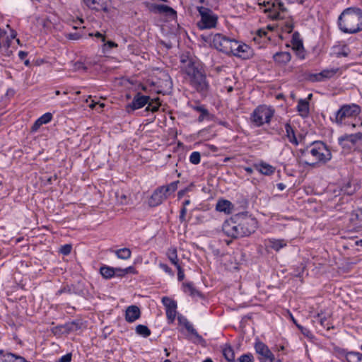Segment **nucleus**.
I'll use <instances>...</instances> for the list:
<instances>
[{
    "label": "nucleus",
    "mask_w": 362,
    "mask_h": 362,
    "mask_svg": "<svg viewBox=\"0 0 362 362\" xmlns=\"http://www.w3.org/2000/svg\"><path fill=\"white\" fill-rule=\"evenodd\" d=\"M11 40L9 39L8 37H6V40H5V42H3V45H4V47H6V49H8V48L11 46Z\"/></svg>",
    "instance_id": "59"
},
{
    "label": "nucleus",
    "mask_w": 362,
    "mask_h": 362,
    "mask_svg": "<svg viewBox=\"0 0 362 362\" xmlns=\"http://www.w3.org/2000/svg\"><path fill=\"white\" fill-rule=\"evenodd\" d=\"M361 113V107L355 103L343 105L335 114V122L338 124L345 123L346 118L356 117Z\"/></svg>",
    "instance_id": "7"
},
{
    "label": "nucleus",
    "mask_w": 362,
    "mask_h": 362,
    "mask_svg": "<svg viewBox=\"0 0 362 362\" xmlns=\"http://www.w3.org/2000/svg\"><path fill=\"white\" fill-rule=\"evenodd\" d=\"M201 156L199 152L194 151L191 153L189 156V161L191 163L194 165H197L200 163Z\"/></svg>",
    "instance_id": "41"
},
{
    "label": "nucleus",
    "mask_w": 362,
    "mask_h": 362,
    "mask_svg": "<svg viewBox=\"0 0 362 362\" xmlns=\"http://www.w3.org/2000/svg\"><path fill=\"white\" fill-rule=\"evenodd\" d=\"M101 275L105 279H110L115 276V269L114 267L103 266L100 269Z\"/></svg>",
    "instance_id": "34"
},
{
    "label": "nucleus",
    "mask_w": 362,
    "mask_h": 362,
    "mask_svg": "<svg viewBox=\"0 0 362 362\" xmlns=\"http://www.w3.org/2000/svg\"><path fill=\"white\" fill-rule=\"evenodd\" d=\"M124 272H125V274L127 275V274H136V271L135 269V268L132 266H130V267H128L127 268L124 269Z\"/></svg>",
    "instance_id": "56"
},
{
    "label": "nucleus",
    "mask_w": 362,
    "mask_h": 362,
    "mask_svg": "<svg viewBox=\"0 0 362 362\" xmlns=\"http://www.w3.org/2000/svg\"><path fill=\"white\" fill-rule=\"evenodd\" d=\"M16 35H17L16 32L15 30H12L11 31L10 37H9V39H11L12 40L13 39L16 38Z\"/></svg>",
    "instance_id": "63"
},
{
    "label": "nucleus",
    "mask_w": 362,
    "mask_h": 362,
    "mask_svg": "<svg viewBox=\"0 0 362 362\" xmlns=\"http://www.w3.org/2000/svg\"><path fill=\"white\" fill-rule=\"evenodd\" d=\"M222 353L224 358L228 362H235V353L232 348V346L229 344H224L222 346Z\"/></svg>",
    "instance_id": "25"
},
{
    "label": "nucleus",
    "mask_w": 362,
    "mask_h": 362,
    "mask_svg": "<svg viewBox=\"0 0 362 362\" xmlns=\"http://www.w3.org/2000/svg\"><path fill=\"white\" fill-rule=\"evenodd\" d=\"M197 11L200 15L197 26L200 30L212 29L216 27L218 16L211 9L204 6H197Z\"/></svg>",
    "instance_id": "5"
},
{
    "label": "nucleus",
    "mask_w": 362,
    "mask_h": 362,
    "mask_svg": "<svg viewBox=\"0 0 362 362\" xmlns=\"http://www.w3.org/2000/svg\"><path fill=\"white\" fill-rule=\"evenodd\" d=\"M150 100L149 96L143 95L141 93H137L132 103L129 105V106L132 108V110H137L139 108L143 107L146 104H148V101Z\"/></svg>",
    "instance_id": "15"
},
{
    "label": "nucleus",
    "mask_w": 362,
    "mask_h": 362,
    "mask_svg": "<svg viewBox=\"0 0 362 362\" xmlns=\"http://www.w3.org/2000/svg\"><path fill=\"white\" fill-rule=\"evenodd\" d=\"M254 166L257 170L264 175L269 176L274 174L275 172L274 167L264 162L255 164Z\"/></svg>",
    "instance_id": "19"
},
{
    "label": "nucleus",
    "mask_w": 362,
    "mask_h": 362,
    "mask_svg": "<svg viewBox=\"0 0 362 362\" xmlns=\"http://www.w3.org/2000/svg\"><path fill=\"white\" fill-rule=\"evenodd\" d=\"M257 228L256 219L245 215H236L224 221L223 233L233 239L249 236Z\"/></svg>",
    "instance_id": "1"
},
{
    "label": "nucleus",
    "mask_w": 362,
    "mask_h": 362,
    "mask_svg": "<svg viewBox=\"0 0 362 362\" xmlns=\"http://www.w3.org/2000/svg\"><path fill=\"white\" fill-rule=\"evenodd\" d=\"M28 56V52L25 51H20L18 52V57L21 60H24Z\"/></svg>",
    "instance_id": "58"
},
{
    "label": "nucleus",
    "mask_w": 362,
    "mask_h": 362,
    "mask_svg": "<svg viewBox=\"0 0 362 362\" xmlns=\"http://www.w3.org/2000/svg\"><path fill=\"white\" fill-rule=\"evenodd\" d=\"M194 109L197 112H199L201 115H199L198 120L199 122H202L204 119L205 117L209 115L208 110L204 108L203 106H196L194 107Z\"/></svg>",
    "instance_id": "39"
},
{
    "label": "nucleus",
    "mask_w": 362,
    "mask_h": 362,
    "mask_svg": "<svg viewBox=\"0 0 362 362\" xmlns=\"http://www.w3.org/2000/svg\"><path fill=\"white\" fill-rule=\"evenodd\" d=\"M320 325L327 330H329L331 327H332L327 319H320Z\"/></svg>",
    "instance_id": "52"
},
{
    "label": "nucleus",
    "mask_w": 362,
    "mask_h": 362,
    "mask_svg": "<svg viewBox=\"0 0 362 362\" xmlns=\"http://www.w3.org/2000/svg\"><path fill=\"white\" fill-rule=\"evenodd\" d=\"M180 63L181 71L185 75L186 81L197 92L206 94L209 84L206 75L195 65L194 60L189 56L182 55Z\"/></svg>",
    "instance_id": "2"
},
{
    "label": "nucleus",
    "mask_w": 362,
    "mask_h": 362,
    "mask_svg": "<svg viewBox=\"0 0 362 362\" xmlns=\"http://www.w3.org/2000/svg\"><path fill=\"white\" fill-rule=\"evenodd\" d=\"M166 199L165 194H163L160 187H158L149 198L148 203L150 206H156L160 205Z\"/></svg>",
    "instance_id": "13"
},
{
    "label": "nucleus",
    "mask_w": 362,
    "mask_h": 362,
    "mask_svg": "<svg viewBox=\"0 0 362 362\" xmlns=\"http://www.w3.org/2000/svg\"><path fill=\"white\" fill-rule=\"evenodd\" d=\"M87 6L97 11H107L108 0H83Z\"/></svg>",
    "instance_id": "14"
},
{
    "label": "nucleus",
    "mask_w": 362,
    "mask_h": 362,
    "mask_svg": "<svg viewBox=\"0 0 362 362\" xmlns=\"http://www.w3.org/2000/svg\"><path fill=\"white\" fill-rule=\"evenodd\" d=\"M235 45V39L230 38L223 34L216 33L212 36L211 46L226 54H230L233 51L232 47Z\"/></svg>",
    "instance_id": "8"
},
{
    "label": "nucleus",
    "mask_w": 362,
    "mask_h": 362,
    "mask_svg": "<svg viewBox=\"0 0 362 362\" xmlns=\"http://www.w3.org/2000/svg\"><path fill=\"white\" fill-rule=\"evenodd\" d=\"M186 214H187V209L185 207H182L179 216V219L181 223H183L186 221Z\"/></svg>",
    "instance_id": "50"
},
{
    "label": "nucleus",
    "mask_w": 362,
    "mask_h": 362,
    "mask_svg": "<svg viewBox=\"0 0 362 362\" xmlns=\"http://www.w3.org/2000/svg\"><path fill=\"white\" fill-rule=\"evenodd\" d=\"M72 247L69 244L64 245L60 248V252L64 255H68L71 252Z\"/></svg>",
    "instance_id": "47"
},
{
    "label": "nucleus",
    "mask_w": 362,
    "mask_h": 362,
    "mask_svg": "<svg viewBox=\"0 0 362 362\" xmlns=\"http://www.w3.org/2000/svg\"><path fill=\"white\" fill-rule=\"evenodd\" d=\"M42 125V121L39 118L35 122L31 127L32 132H37L38 129Z\"/></svg>",
    "instance_id": "51"
},
{
    "label": "nucleus",
    "mask_w": 362,
    "mask_h": 362,
    "mask_svg": "<svg viewBox=\"0 0 362 362\" xmlns=\"http://www.w3.org/2000/svg\"><path fill=\"white\" fill-rule=\"evenodd\" d=\"M348 362H362V354L358 352H351L346 356Z\"/></svg>",
    "instance_id": "37"
},
{
    "label": "nucleus",
    "mask_w": 362,
    "mask_h": 362,
    "mask_svg": "<svg viewBox=\"0 0 362 362\" xmlns=\"http://www.w3.org/2000/svg\"><path fill=\"white\" fill-rule=\"evenodd\" d=\"M235 44L236 45H233V51L230 54L243 59L249 58L251 56L250 47L247 45L236 40H235Z\"/></svg>",
    "instance_id": "10"
},
{
    "label": "nucleus",
    "mask_w": 362,
    "mask_h": 362,
    "mask_svg": "<svg viewBox=\"0 0 362 362\" xmlns=\"http://www.w3.org/2000/svg\"><path fill=\"white\" fill-rule=\"evenodd\" d=\"M338 25L344 33L354 34L362 31V11L357 8H347L338 18Z\"/></svg>",
    "instance_id": "3"
},
{
    "label": "nucleus",
    "mask_w": 362,
    "mask_h": 362,
    "mask_svg": "<svg viewBox=\"0 0 362 362\" xmlns=\"http://www.w3.org/2000/svg\"><path fill=\"white\" fill-rule=\"evenodd\" d=\"M216 209L218 211L230 214L232 209V204L228 200H220L217 202Z\"/></svg>",
    "instance_id": "27"
},
{
    "label": "nucleus",
    "mask_w": 362,
    "mask_h": 362,
    "mask_svg": "<svg viewBox=\"0 0 362 362\" xmlns=\"http://www.w3.org/2000/svg\"><path fill=\"white\" fill-rule=\"evenodd\" d=\"M183 291L192 297H197L200 296V293L196 289L193 283L186 282L182 284Z\"/></svg>",
    "instance_id": "24"
},
{
    "label": "nucleus",
    "mask_w": 362,
    "mask_h": 362,
    "mask_svg": "<svg viewBox=\"0 0 362 362\" xmlns=\"http://www.w3.org/2000/svg\"><path fill=\"white\" fill-rule=\"evenodd\" d=\"M293 26L292 24L288 23L286 25L285 30L287 33H291L293 30Z\"/></svg>",
    "instance_id": "61"
},
{
    "label": "nucleus",
    "mask_w": 362,
    "mask_h": 362,
    "mask_svg": "<svg viewBox=\"0 0 362 362\" xmlns=\"http://www.w3.org/2000/svg\"><path fill=\"white\" fill-rule=\"evenodd\" d=\"M291 58L290 53L287 52H276L273 56L274 60L279 64H286L291 60Z\"/></svg>",
    "instance_id": "26"
},
{
    "label": "nucleus",
    "mask_w": 362,
    "mask_h": 362,
    "mask_svg": "<svg viewBox=\"0 0 362 362\" xmlns=\"http://www.w3.org/2000/svg\"><path fill=\"white\" fill-rule=\"evenodd\" d=\"M162 302L165 307V310L167 309L177 308V303L168 297H163Z\"/></svg>",
    "instance_id": "38"
},
{
    "label": "nucleus",
    "mask_w": 362,
    "mask_h": 362,
    "mask_svg": "<svg viewBox=\"0 0 362 362\" xmlns=\"http://www.w3.org/2000/svg\"><path fill=\"white\" fill-rule=\"evenodd\" d=\"M340 71L339 68H331L318 73V81L332 78Z\"/></svg>",
    "instance_id": "20"
},
{
    "label": "nucleus",
    "mask_w": 362,
    "mask_h": 362,
    "mask_svg": "<svg viewBox=\"0 0 362 362\" xmlns=\"http://www.w3.org/2000/svg\"><path fill=\"white\" fill-rule=\"evenodd\" d=\"M0 362H27L26 360L20 356L11 353L4 354L3 357L0 358Z\"/></svg>",
    "instance_id": "23"
},
{
    "label": "nucleus",
    "mask_w": 362,
    "mask_h": 362,
    "mask_svg": "<svg viewBox=\"0 0 362 362\" xmlns=\"http://www.w3.org/2000/svg\"><path fill=\"white\" fill-rule=\"evenodd\" d=\"M164 83H165V88L167 90H170L173 87V82L171 78L168 74L164 75Z\"/></svg>",
    "instance_id": "48"
},
{
    "label": "nucleus",
    "mask_w": 362,
    "mask_h": 362,
    "mask_svg": "<svg viewBox=\"0 0 362 362\" xmlns=\"http://www.w3.org/2000/svg\"><path fill=\"white\" fill-rule=\"evenodd\" d=\"M165 312L168 320L170 323H172L175 319L177 315V308L167 309Z\"/></svg>",
    "instance_id": "43"
},
{
    "label": "nucleus",
    "mask_w": 362,
    "mask_h": 362,
    "mask_svg": "<svg viewBox=\"0 0 362 362\" xmlns=\"http://www.w3.org/2000/svg\"><path fill=\"white\" fill-rule=\"evenodd\" d=\"M160 106V99L159 98H156L154 99L149 100L148 103V106L146 108V111H151L153 112L158 111L159 107Z\"/></svg>",
    "instance_id": "35"
},
{
    "label": "nucleus",
    "mask_w": 362,
    "mask_h": 362,
    "mask_svg": "<svg viewBox=\"0 0 362 362\" xmlns=\"http://www.w3.org/2000/svg\"><path fill=\"white\" fill-rule=\"evenodd\" d=\"M115 276L123 277L126 275L125 272H124V269L115 267Z\"/></svg>",
    "instance_id": "53"
},
{
    "label": "nucleus",
    "mask_w": 362,
    "mask_h": 362,
    "mask_svg": "<svg viewBox=\"0 0 362 362\" xmlns=\"http://www.w3.org/2000/svg\"><path fill=\"white\" fill-rule=\"evenodd\" d=\"M135 332L137 334L143 337H148L151 335V332L146 325H139L135 328Z\"/></svg>",
    "instance_id": "36"
},
{
    "label": "nucleus",
    "mask_w": 362,
    "mask_h": 362,
    "mask_svg": "<svg viewBox=\"0 0 362 362\" xmlns=\"http://www.w3.org/2000/svg\"><path fill=\"white\" fill-rule=\"evenodd\" d=\"M274 110L272 107L262 105L257 106L252 112L250 119L256 127L269 124L273 117Z\"/></svg>",
    "instance_id": "4"
},
{
    "label": "nucleus",
    "mask_w": 362,
    "mask_h": 362,
    "mask_svg": "<svg viewBox=\"0 0 362 362\" xmlns=\"http://www.w3.org/2000/svg\"><path fill=\"white\" fill-rule=\"evenodd\" d=\"M332 158L330 150L324 142L318 141V163H325Z\"/></svg>",
    "instance_id": "12"
},
{
    "label": "nucleus",
    "mask_w": 362,
    "mask_h": 362,
    "mask_svg": "<svg viewBox=\"0 0 362 362\" xmlns=\"http://www.w3.org/2000/svg\"><path fill=\"white\" fill-rule=\"evenodd\" d=\"M360 187L361 186L356 180H350L340 187V189L338 190V195L340 194V192H343L344 194L352 195L358 190ZM337 196V194L334 195V197Z\"/></svg>",
    "instance_id": "11"
},
{
    "label": "nucleus",
    "mask_w": 362,
    "mask_h": 362,
    "mask_svg": "<svg viewBox=\"0 0 362 362\" xmlns=\"http://www.w3.org/2000/svg\"><path fill=\"white\" fill-rule=\"evenodd\" d=\"M349 54V49L346 46H344L340 52L336 53L337 57H347Z\"/></svg>",
    "instance_id": "49"
},
{
    "label": "nucleus",
    "mask_w": 362,
    "mask_h": 362,
    "mask_svg": "<svg viewBox=\"0 0 362 362\" xmlns=\"http://www.w3.org/2000/svg\"><path fill=\"white\" fill-rule=\"evenodd\" d=\"M71 354H67L62 356L59 359V362H71Z\"/></svg>",
    "instance_id": "54"
},
{
    "label": "nucleus",
    "mask_w": 362,
    "mask_h": 362,
    "mask_svg": "<svg viewBox=\"0 0 362 362\" xmlns=\"http://www.w3.org/2000/svg\"><path fill=\"white\" fill-rule=\"evenodd\" d=\"M166 255L170 262H171V264H173L174 266L180 264L177 256V250L176 247H170L166 252Z\"/></svg>",
    "instance_id": "30"
},
{
    "label": "nucleus",
    "mask_w": 362,
    "mask_h": 362,
    "mask_svg": "<svg viewBox=\"0 0 362 362\" xmlns=\"http://www.w3.org/2000/svg\"><path fill=\"white\" fill-rule=\"evenodd\" d=\"M175 267L177 270V280L182 281L185 279L184 269L180 264L175 265Z\"/></svg>",
    "instance_id": "46"
},
{
    "label": "nucleus",
    "mask_w": 362,
    "mask_h": 362,
    "mask_svg": "<svg viewBox=\"0 0 362 362\" xmlns=\"http://www.w3.org/2000/svg\"><path fill=\"white\" fill-rule=\"evenodd\" d=\"M286 136L288 141L295 146L298 145V141L296 136L293 128L289 123L285 124Z\"/></svg>",
    "instance_id": "22"
},
{
    "label": "nucleus",
    "mask_w": 362,
    "mask_h": 362,
    "mask_svg": "<svg viewBox=\"0 0 362 362\" xmlns=\"http://www.w3.org/2000/svg\"><path fill=\"white\" fill-rule=\"evenodd\" d=\"M158 267L170 277H174L175 273L168 264L163 262H160L158 264Z\"/></svg>",
    "instance_id": "42"
},
{
    "label": "nucleus",
    "mask_w": 362,
    "mask_h": 362,
    "mask_svg": "<svg viewBox=\"0 0 362 362\" xmlns=\"http://www.w3.org/2000/svg\"><path fill=\"white\" fill-rule=\"evenodd\" d=\"M67 327L71 331L76 330L78 328V324L75 322L67 324Z\"/></svg>",
    "instance_id": "55"
},
{
    "label": "nucleus",
    "mask_w": 362,
    "mask_h": 362,
    "mask_svg": "<svg viewBox=\"0 0 362 362\" xmlns=\"http://www.w3.org/2000/svg\"><path fill=\"white\" fill-rule=\"evenodd\" d=\"M184 325H185V327L186 328V329L192 335L197 337H199V334L197 333V330L194 328L191 322H189V321H187V320H185V322H184Z\"/></svg>",
    "instance_id": "40"
},
{
    "label": "nucleus",
    "mask_w": 362,
    "mask_h": 362,
    "mask_svg": "<svg viewBox=\"0 0 362 362\" xmlns=\"http://www.w3.org/2000/svg\"><path fill=\"white\" fill-rule=\"evenodd\" d=\"M267 243L268 246L276 251H279L280 249L286 246V241L282 239L270 238L267 240Z\"/></svg>",
    "instance_id": "28"
},
{
    "label": "nucleus",
    "mask_w": 362,
    "mask_h": 362,
    "mask_svg": "<svg viewBox=\"0 0 362 362\" xmlns=\"http://www.w3.org/2000/svg\"><path fill=\"white\" fill-rule=\"evenodd\" d=\"M178 183L179 181L177 180L170 183L168 185H163L159 187L160 188L163 194H165L166 198H168V196H170L171 194L174 193L177 190Z\"/></svg>",
    "instance_id": "29"
},
{
    "label": "nucleus",
    "mask_w": 362,
    "mask_h": 362,
    "mask_svg": "<svg viewBox=\"0 0 362 362\" xmlns=\"http://www.w3.org/2000/svg\"><path fill=\"white\" fill-rule=\"evenodd\" d=\"M296 109L301 117H307L310 112L309 102L307 100L300 99Z\"/></svg>",
    "instance_id": "21"
},
{
    "label": "nucleus",
    "mask_w": 362,
    "mask_h": 362,
    "mask_svg": "<svg viewBox=\"0 0 362 362\" xmlns=\"http://www.w3.org/2000/svg\"><path fill=\"white\" fill-rule=\"evenodd\" d=\"M358 144L362 148V132H359Z\"/></svg>",
    "instance_id": "64"
},
{
    "label": "nucleus",
    "mask_w": 362,
    "mask_h": 362,
    "mask_svg": "<svg viewBox=\"0 0 362 362\" xmlns=\"http://www.w3.org/2000/svg\"><path fill=\"white\" fill-rule=\"evenodd\" d=\"M155 8L157 10L158 13H165L169 16L175 18L177 16V12L172 8L171 7H169L166 5H156L155 6Z\"/></svg>",
    "instance_id": "31"
},
{
    "label": "nucleus",
    "mask_w": 362,
    "mask_h": 362,
    "mask_svg": "<svg viewBox=\"0 0 362 362\" xmlns=\"http://www.w3.org/2000/svg\"><path fill=\"white\" fill-rule=\"evenodd\" d=\"M141 312L136 305H130L126 310L125 320L128 322H134L140 317Z\"/></svg>",
    "instance_id": "17"
},
{
    "label": "nucleus",
    "mask_w": 362,
    "mask_h": 362,
    "mask_svg": "<svg viewBox=\"0 0 362 362\" xmlns=\"http://www.w3.org/2000/svg\"><path fill=\"white\" fill-rule=\"evenodd\" d=\"M80 35H78V33H70L67 35V37L69 39V40H78L80 38Z\"/></svg>",
    "instance_id": "57"
},
{
    "label": "nucleus",
    "mask_w": 362,
    "mask_h": 362,
    "mask_svg": "<svg viewBox=\"0 0 362 362\" xmlns=\"http://www.w3.org/2000/svg\"><path fill=\"white\" fill-rule=\"evenodd\" d=\"M255 349L258 354V358L260 362H273L274 355L270 351L269 347L263 342L257 341L255 344Z\"/></svg>",
    "instance_id": "9"
},
{
    "label": "nucleus",
    "mask_w": 362,
    "mask_h": 362,
    "mask_svg": "<svg viewBox=\"0 0 362 362\" xmlns=\"http://www.w3.org/2000/svg\"><path fill=\"white\" fill-rule=\"evenodd\" d=\"M52 119V115L50 112H46L39 117V119L42 121V124L49 123Z\"/></svg>",
    "instance_id": "45"
},
{
    "label": "nucleus",
    "mask_w": 362,
    "mask_h": 362,
    "mask_svg": "<svg viewBox=\"0 0 362 362\" xmlns=\"http://www.w3.org/2000/svg\"><path fill=\"white\" fill-rule=\"evenodd\" d=\"M94 36H95V37H98V38L101 39V40H102L103 42H105V35H103V34H101V33H99V32L95 33L94 34Z\"/></svg>",
    "instance_id": "60"
},
{
    "label": "nucleus",
    "mask_w": 362,
    "mask_h": 362,
    "mask_svg": "<svg viewBox=\"0 0 362 362\" xmlns=\"http://www.w3.org/2000/svg\"><path fill=\"white\" fill-rule=\"evenodd\" d=\"M265 8L264 11L269 13V17L273 20L283 19L286 16V8L280 0L266 1L259 3Z\"/></svg>",
    "instance_id": "6"
},
{
    "label": "nucleus",
    "mask_w": 362,
    "mask_h": 362,
    "mask_svg": "<svg viewBox=\"0 0 362 362\" xmlns=\"http://www.w3.org/2000/svg\"><path fill=\"white\" fill-rule=\"evenodd\" d=\"M358 135L359 132L351 134H345L339 138V144L343 148H350V146L347 144V142L351 143L352 145H356L358 143Z\"/></svg>",
    "instance_id": "16"
},
{
    "label": "nucleus",
    "mask_w": 362,
    "mask_h": 362,
    "mask_svg": "<svg viewBox=\"0 0 362 362\" xmlns=\"http://www.w3.org/2000/svg\"><path fill=\"white\" fill-rule=\"evenodd\" d=\"M362 211L360 209L354 211L351 213L350 217H349V221L352 223L354 226H356L362 221Z\"/></svg>",
    "instance_id": "32"
},
{
    "label": "nucleus",
    "mask_w": 362,
    "mask_h": 362,
    "mask_svg": "<svg viewBox=\"0 0 362 362\" xmlns=\"http://www.w3.org/2000/svg\"><path fill=\"white\" fill-rule=\"evenodd\" d=\"M254 357L252 354L247 353L240 356L235 362H252Z\"/></svg>",
    "instance_id": "44"
},
{
    "label": "nucleus",
    "mask_w": 362,
    "mask_h": 362,
    "mask_svg": "<svg viewBox=\"0 0 362 362\" xmlns=\"http://www.w3.org/2000/svg\"><path fill=\"white\" fill-rule=\"evenodd\" d=\"M115 255L121 259H128L131 257L132 252L130 249L124 247L114 251Z\"/></svg>",
    "instance_id": "33"
},
{
    "label": "nucleus",
    "mask_w": 362,
    "mask_h": 362,
    "mask_svg": "<svg viewBox=\"0 0 362 362\" xmlns=\"http://www.w3.org/2000/svg\"><path fill=\"white\" fill-rule=\"evenodd\" d=\"M110 48L117 47V45L112 41H108L107 44Z\"/></svg>",
    "instance_id": "62"
},
{
    "label": "nucleus",
    "mask_w": 362,
    "mask_h": 362,
    "mask_svg": "<svg viewBox=\"0 0 362 362\" xmlns=\"http://www.w3.org/2000/svg\"><path fill=\"white\" fill-rule=\"evenodd\" d=\"M291 45L293 49L297 51V54L300 58H304V54L303 52V42L300 38V35L298 33H294L292 36L291 40Z\"/></svg>",
    "instance_id": "18"
}]
</instances>
